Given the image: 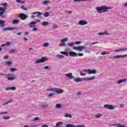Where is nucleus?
<instances>
[{"label":"nucleus","instance_id":"1","mask_svg":"<svg viewBox=\"0 0 127 127\" xmlns=\"http://www.w3.org/2000/svg\"><path fill=\"white\" fill-rule=\"evenodd\" d=\"M95 9L98 13H104L108 11L109 9H112V7H108L106 5H103L100 7H96Z\"/></svg>","mask_w":127,"mask_h":127},{"label":"nucleus","instance_id":"2","mask_svg":"<svg viewBox=\"0 0 127 127\" xmlns=\"http://www.w3.org/2000/svg\"><path fill=\"white\" fill-rule=\"evenodd\" d=\"M48 92H54L55 94H62L63 90L58 88H49L46 89Z\"/></svg>","mask_w":127,"mask_h":127},{"label":"nucleus","instance_id":"3","mask_svg":"<svg viewBox=\"0 0 127 127\" xmlns=\"http://www.w3.org/2000/svg\"><path fill=\"white\" fill-rule=\"evenodd\" d=\"M0 5L3 7H0V16L3 15L6 11V7H7V3L4 2L0 4Z\"/></svg>","mask_w":127,"mask_h":127},{"label":"nucleus","instance_id":"4","mask_svg":"<svg viewBox=\"0 0 127 127\" xmlns=\"http://www.w3.org/2000/svg\"><path fill=\"white\" fill-rule=\"evenodd\" d=\"M32 14V17L33 18H35V17H38L39 18L41 15H43V13L41 12H34Z\"/></svg>","mask_w":127,"mask_h":127},{"label":"nucleus","instance_id":"5","mask_svg":"<svg viewBox=\"0 0 127 127\" xmlns=\"http://www.w3.org/2000/svg\"><path fill=\"white\" fill-rule=\"evenodd\" d=\"M104 107L107 110H110L111 111H114L116 109V106L113 105L105 104Z\"/></svg>","mask_w":127,"mask_h":127},{"label":"nucleus","instance_id":"6","mask_svg":"<svg viewBox=\"0 0 127 127\" xmlns=\"http://www.w3.org/2000/svg\"><path fill=\"white\" fill-rule=\"evenodd\" d=\"M68 41V38H65L61 40V43L60 44V46H66V42Z\"/></svg>","mask_w":127,"mask_h":127},{"label":"nucleus","instance_id":"7","mask_svg":"<svg viewBox=\"0 0 127 127\" xmlns=\"http://www.w3.org/2000/svg\"><path fill=\"white\" fill-rule=\"evenodd\" d=\"M73 49L74 50H77L78 52H81L84 50V49H86V47L83 46H78L77 47H73Z\"/></svg>","mask_w":127,"mask_h":127},{"label":"nucleus","instance_id":"8","mask_svg":"<svg viewBox=\"0 0 127 127\" xmlns=\"http://www.w3.org/2000/svg\"><path fill=\"white\" fill-rule=\"evenodd\" d=\"M47 60V58L45 57H42L41 59L35 61L36 64H38V63H43L44 62H45Z\"/></svg>","mask_w":127,"mask_h":127},{"label":"nucleus","instance_id":"9","mask_svg":"<svg viewBox=\"0 0 127 127\" xmlns=\"http://www.w3.org/2000/svg\"><path fill=\"white\" fill-rule=\"evenodd\" d=\"M123 51H127V48H120L119 49L114 50L113 51L114 52H115V53H118L119 52H123Z\"/></svg>","mask_w":127,"mask_h":127},{"label":"nucleus","instance_id":"10","mask_svg":"<svg viewBox=\"0 0 127 127\" xmlns=\"http://www.w3.org/2000/svg\"><path fill=\"white\" fill-rule=\"evenodd\" d=\"M19 16L21 18V19H22V20H25V19H26V18L28 17V15L24 13H20Z\"/></svg>","mask_w":127,"mask_h":127},{"label":"nucleus","instance_id":"11","mask_svg":"<svg viewBox=\"0 0 127 127\" xmlns=\"http://www.w3.org/2000/svg\"><path fill=\"white\" fill-rule=\"evenodd\" d=\"M127 55H117L113 56V59H119L120 58H125V57H127Z\"/></svg>","mask_w":127,"mask_h":127},{"label":"nucleus","instance_id":"12","mask_svg":"<svg viewBox=\"0 0 127 127\" xmlns=\"http://www.w3.org/2000/svg\"><path fill=\"white\" fill-rule=\"evenodd\" d=\"M65 76H66L67 78H69L71 80H72V79H75V76H73V73H66L65 74Z\"/></svg>","mask_w":127,"mask_h":127},{"label":"nucleus","instance_id":"13","mask_svg":"<svg viewBox=\"0 0 127 127\" xmlns=\"http://www.w3.org/2000/svg\"><path fill=\"white\" fill-rule=\"evenodd\" d=\"M78 24L79 25H86V24H88V22L85 20H81L79 21Z\"/></svg>","mask_w":127,"mask_h":127},{"label":"nucleus","instance_id":"14","mask_svg":"<svg viewBox=\"0 0 127 127\" xmlns=\"http://www.w3.org/2000/svg\"><path fill=\"white\" fill-rule=\"evenodd\" d=\"M36 23V21H32L30 22L29 23V27H30V28H31L32 27H34L35 26V24Z\"/></svg>","mask_w":127,"mask_h":127},{"label":"nucleus","instance_id":"15","mask_svg":"<svg viewBox=\"0 0 127 127\" xmlns=\"http://www.w3.org/2000/svg\"><path fill=\"white\" fill-rule=\"evenodd\" d=\"M7 76L8 77V80H9V81H12V80H14V77H13V74H8L7 75Z\"/></svg>","mask_w":127,"mask_h":127},{"label":"nucleus","instance_id":"16","mask_svg":"<svg viewBox=\"0 0 127 127\" xmlns=\"http://www.w3.org/2000/svg\"><path fill=\"white\" fill-rule=\"evenodd\" d=\"M49 2H50V0H45L42 1V3L43 5H48V4L49 3Z\"/></svg>","mask_w":127,"mask_h":127},{"label":"nucleus","instance_id":"17","mask_svg":"<svg viewBox=\"0 0 127 127\" xmlns=\"http://www.w3.org/2000/svg\"><path fill=\"white\" fill-rule=\"evenodd\" d=\"M98 35H110V34L108 33L107 31H105L103 33H97Z\"/></svg>","mask_w":127,"mask_h":127},{"label":"nucleus","instance_id":"18","mask_svg":"<svg viewBox=\"0 0 127 127\" xmlns=\"http://www.w3.org/2000/svg\"><path fill=\"white\" fill-rule=\"evenodd\" d=\"M69 56L72 57L73 56H77V53L74 52H70L68 53Z\"/></svg>","mask_w":127,"mask_h":127},{"label":"nucleus","instance_id":"19","mask_svg":"<svg viewBox=\"0 0 127 127\" xmlns=\"http://www.w3.org/2000/svg\"><path fill=\"white\" fill-rule=\"evenodd\" d=\"M91 74H97V70L95 69H90L89 75H90Z\"/></svg>","mask_w":127,"mask_h":127},{"label":"nucleus","instance_id":"20","mask_svg":"<svg viewBox=\"0 0 127 127\" xmlns=\"http://www.w3.org/2000/svg\"><path fill=\"white\" fill-rule=\"evenodd\" d=\"M13 102V99H10V100L8 101L7 102L3 104V106H6V105H8V104H10Z\"/></svg>","mask_w":127,"mask_h":127},{"label":"nucleus","instance_id":"21","mask_svg":"<svg viewBox=\"0 0 127 127\" xmlns=\"http://www.w3.org/2000/svg\"><path fill=\"white\" fill-rule=\"evenodd\" d=\"M56 57H57V58H58V59H64V56L61 55H57V56H56Z\"/></svg>","mask_w":127,"mask_h":127},{"label":"nucleus","instance_id":"22","mask_svg":"<svg viewBox=\"0 0 127 127\" xmlns=\"http://www.w3.org/2000/svg\"><path fill=\"white\" fill-rule=\"evenodd\" d=\"M75 82H82L83 81V78H76L74 79Z\"/></svg>","mask_w":127,"mask_h":127},{"label":"nucleus","instance_id":"23","mask_svg":"<svg viewBox=\"0 0 127 127\" xmlns=\"http://www.w3.org/2000/svg\"><path fill=\"white\" fill-rule=\"evenodd\" d=\"M57 109H61L62 108V104L61 103H58L56 105Z\"/></svg>","mask_w":127,"mask_h":127},{"label":"nucleus","instance_id":"24","mask_svg":"<svg viewBox=\"0 0 127 127\" xmlns=\"http://www.w3.org/2000/svg\"><path fill=\"white\" fill-rule=\"evenodd\" d=\"M74 45H75L74 42L67 43V46H68L69 47H73V46H74Z\"/></svg>","mask_w":127,"mask_h":127},{"label":"nucleus","instance_id":"25","mask_svg":"<svg viewBox=\"0 0 127 127\" xmlns=\"http://www.w3.org/2000/svg\"><path fill=\"white\" fill-rule=\"evenodd\" d=\"M4 22H5V21L3 20H0V26H1V27H3V23H4Z\"/></svg>","mask_w":127,"mask_h":127},{"label":"nucleus","instance_id":"26","mask_svg":"<svg viewBox=\"0 0 127 127\" xmlns=\"http://www.w3.org/2000/svg\"><path fill=\"white\" fill-rule=\"evenodd\" d=\"M60 53L61 54H63V55H64L65 56H69L67 54L68 52H60Z\"/></svg>","mask_w":127,"mask_h":127},{"label":"nucleus","instance_id":"27","mask_svg":"<svg viewBox=\"0 0 127 127\" xmlns=\"http://www.w3.org/2000/svg\"><path fill=\"white\" fill-rule=\"evenodd\" d=\"M43 69H44V70H48V71H51V68L49 67V66H44L43 67Z\"/></svg>","mask_w":127,"mask_h":127},{"label":"nucleus","instance_id":"28","mask_svg":"<svg viewBox=\"0 0 127 127\" xmlns=\"http://www.w3.org/2000/svg\"><path fill=\"white\" fill-rule=\"evenodd\" d=\"M62 125H63V122H59L56 124V127H60Z\"/></svg>","mask_w":127,"mask_h":127},{"label":"nucleus","instance_id":"29","mask_svg":"<svg viewBox=\"0 0 127 127\" xmlns=\"http://www.w3.org/2000/svg\"><path fill=\"white\" fill-rule=\"evenodd\" d=\"M64 117L65 118H69L70 119H71L72 118V115L71 114L66 113V114H65Z\"/></svg>","mask_w":127,"mask_h":127},{"label":"nucleus","instance_id":"30","mask_svg":"<svg viewBox=\"0 0 127 127\" xmlns=\"http://www.w3.org/2000/svg\"><path fill=\"white\" fill-rule=\"evenodd\" d=\"M102 116H103V114H98L95 115V118H96V119H100V118H101Z\"/></svg>","mask_w":127,"mask_h":127},{"label":"nucleus","instance_id":"31","mask_svg":"<svg viewBox=\"0 0 127 127\" xmlns=\"http://www.w3.org/2000/svg\"><path fill=\"white\" fill-rule=\"evenodd\" d=\"M18 22H19V20H18V19H15V20H13V21H12V23L13 24H16V23H18Z\"/></svg>","mask_w":127,"mask_h":127},{"label":"nucleus","instance_id":"32","mask_svg":"<svg viewBox=\"0 0 127 127\" xmlns=\"http://www.w3.org/2000/svg\"><path fill=\"white\" fill-rule=\"evenodd\" d=\"M4 63L6 66H9V65H10V64H11V62L6 61V62H5Z\"/></svg>","mask_w":127,"mask_h":127},{"label":"nucleus","instance_id":"33","mask_svg":"<svg viewBox=\"0 0 127 127\" xmlns=\"http://www.w3.org/2000/svg\"><path fill=\"white\" fill-rule=\"evenodd\" d=\"M39 120H40V119H39V118L36 117L34 119H32L31 122H36V121H39Z\"/></svg>","mask_w":127,"mask_h":127},{"label":"nucleus","instance_id":"34","mask_svg":"<svg viewBox=\"0 0 127 127\" xmlns=\"http://www.w3.org/2000/svg\"><path fill=\"white\" fill-rule=\"evenodd\" d=\"M41 107L44 109H45L46 108H48V105H47V104H44L41 105Z\"/></svg>","mask_w":127,"mask_h":127},{"label":"nucleus","instance_id":"35","mask_svg":"<svg viewBox=\"0 0 127 127\" xmlns=\"http://www.w3.org/2000/svg\"><path fill=\"white\" fill-rule=\"evenodd\" d=\"M75 126L74 125H71V124H66L65 125V127H75Z\"/></svg>","mask_w":127,"mask_h":127},{"label":"nucleus","instance_id":"36","mask_svg":"<svg viewBox=\"0 0 127 127\" xmlns=\"http://www.w3.org/2000/svg\"><path fill=\"white\" fill-rule=\"evenodd\" d=\"M42 25H43V26H45L46 25H48V22H47L46 21H44L42 23Z\"/></svg>","mask_w":127,"mask_h":127},{"label":"nucleus","instance_id":"37","mask_svg":"<svg viewBox=\"0 0 127 127\" xmlns=\"http://www.w3.org/2000/svg\"><path fill=\"white\" fill-rule=\"evenodd\" d=\"M2 119L3 120H9L10 119V117L9 116H3Z\"/></svg>","mask_w":127,"mask_h":127},{"label":"nucleus","instance_id":"38","mask_svg":"<svg viewBox=\"0 0 127 127\" xmlns=\"http://www.w3.org/2000/svg\"><path fill=\"white\" fill-rule=\"evenodd\" d=\"M14 27H7V30L8 31H9L10 30H14Z\"/></svg>","mask_w":127,"mask_h":127},{"label":"nucleus","instance_id":"39","mask_svg":"<svg viewBox=\"0 0 127 127\" xmlns=\"http://www.w3.org/2000/svg\"><path fill=\"white\" fill-rule=\"evenodd\" d=\"M45 17H48V16H50V13L49 12H46L45 13Z\"/></svg>","mask_w":127,"mask_h":127},{"label":"nucleus","instance_id":"40","mask_svg":"<svg viewBox=\"0 0 127 127\" xmlns=\"http://www.w3.org/2000/svg\"><path fill=\"white\" fill-rule=\"evenodd\" d=\"M16 2H17V3H24L25 1H21L20 0H16Z\"/></svg>","mask_w":127,"mask_h":127},{"label":"nucleus","instance_id":"41","mask_svg":"<svg viewBox=\"0 0 127 127\" xmlns=\"http://www.w3.org/2000/svg\"><path fill=\"white\" fill-rule=\"evenodd\" d=\"M54 96V93H50L47 95L48 98H51V97H53Z\"/></svg>","mask_w":127,"mask_h":127},{"label":"nucleus","instance_id":"42","mask_svg":"<svg viewBox=\"0 0 127 127\" xmlns=\"http://www.w3.org/2000/svg\"><path fill=\"white\" fill-rule=\"evenodd\" d=\"M50 45V44L49 43H45L44 44V47H48Z\"/></svg>","mask_w":127,"mask_h":127},{"label":"nucleus","instance_id":"43","mask_svg":"<svg viewBox=\"0 0 127 127\" xmlns=\"http://www.w3.org/2000/svg\"><path fill=\"white\" fill-rule=\"evenodd\" d=\"M14 52H16V50H11L9 51V53L11 54V53H14Z\"/></svg>","mask_w":127,"mask_h":127},{"label":"nucleus","instance_id":"44","mask_svg":"<svg viewBox=\"0 0 127 127\" xmlns=\"http://www.w3.org/2000/svg\"><path fill=\"white\" fill-rule=\"evenodd\" d=\"M84 51L86 53H90V52H91V49H85Z\"/></svg>","mask_w":127,"mask_h":127},{"label":"nucleus","instance_id":"45","mask_svg":"<svg viewBox=\"0 0 127 127\" xmlns=\"http://www.w3.org/2000/svg\"><path fill=\"white\" fill-rule=\"evenodd\" d=\"M117 127H126V126L122 124H117Z\"/></svg>","mask_w":127,"mask_h":127},{"label":"nucleus","instance_id":"46","mask_svg":"<svg viewBox=\"0 0 127 127\" xmlns=\"http://www.w3.org/2000/svg\"><path fill=\"white\" fill-rule=\"evenodd\" d=\"M6 46H10V45H11V43H10V42H7L6 43Z\"/></svg>","mask_w":127,"mask_h":127},{"label":"nucleus","instance_id":"47","mask_svg":"<svg viewBox=\"0 0 127 127\" xmlns=\"http://www.w3.org/2000/svg\"><path fill=\"white\" fill-rule=\"evenodd\" d=\"M10 71L11 72H14L15 71H16V69H15V68L12 67V68H10Z\"/></svg>","mask_w":127,"mask_h":127},{"label":"nucleus","instance_id":"48","mask_svg":"<svg viewBox=\"0 0 127 127\" xmlns=\"http://www.w3.org/2000/svg\"><path fill=\"white\" fill-rule=\"evenodd\" d=\"M10 90H11V91H14L15 90V87L12 86L10 87Z\"/></svg>","mask_w":127,"mask_h":127},{"label":"nucleus","instance_id":"49","mask_svg":"<svg viewBox=\"0 0 127 127\" xmlns=\"http://www.w3.org/2000/svg\"><path fill=\"white\" fill-rule=\"evenodd\" d=\"M75 127H86V126H85V125H77V126H75Z\"/></svg>","mask_w":127,"mask_h":127},{"label":"nucleus","instance_id":"50","mask_svg":"<svg viewBox=\"0 0 127 127\" xmlns=\"http://www.w3.org/2000/svg\"><path fill=\"white\" fill-rule=\"evenodd\" d=\"M77 56H79V57H81V56H83L84 54L83 53H78L77 54Z\"/></svg>","mask_w":127,"mask_h":127},{"label":"nucleus","instance_id":"51","mask_svg":"<svg viewBox=\"0 0 127 127\" xmlns=\"http://www.w3.org/2000/svg\"><path fill=\"white\" fill-rule=\"evenodd\" d=\"M81 43H82V42H81V41L75 42V44H77V45H80V44H81Z\"/></svg>","mask_w":127,"mask_h":127},{"label":"nucleus","instance_id":"52","mask_svg":"<svg viewBox=\"0 0 127 127\" xmlns=\"http://www.w3.org/2000/svg\"><path fill=\"white\" fill-rule=\"evenodd\" d=\"M96 79V77L93 76L92 77L89 78V81L91 80H95Z\"/></svg>","mask_w":127,"mask_h":127},{"label":"nucleus","instance_id":"53","mask_svg":"<svg viewBox=\"0 0 127 127\" xmlns=\"http://www.w3.org/2000/svg\"><path fill=\"white\" fill-rule=\"evenodd\" d=\"M83 81H89V78H82Z\"/></svg>","mask_w":127,"mask_h":127},{"label":"nucleus","instance_id":"54","mask_svg":"<svg viewBox=\"0 0 127 127\" xmlns=\"http://www.w3.org/2000/svg\"><path fill=\"white\" fill-rule=\"evenodd\" d=\"M6 114H7V112H6L0 113V115H6Z\"/></svg>","mask_w":127,"mask_h":127},{"label":"nucleus","instance_id":"55","mask_svg":"<svg viewBox=\"0 0 127 127\" xmlns=\"http://www.w3.org/2000/svg\"><path fill=\"white\" fill-rule=\"evenodd\" d=\"M2 30L3 31H7V27H5V28H2Z\"/></svg>","mask_w":127,"mask_h":127},{"label":"nucleus","instance_id":"56","mask_svg":"<svg viewBox=\"0 0 127 127\" xmlns=\"http://www.w3.org/2000/svg\"><path fill=\"white\" fill-rule=\"evenodd\" d=\"M101 55H106V54H109L107 52H103L101 53Z\"/></svg>","mask_w":127,"mask_h":127},{"label":"nucleus","instance_id":"57","mask_svg":"<svg viewBox=\"0 0 127 127\" xmlns=\"http://www.w3.org/2000/svg\"><path fill=\"white\" fill-rule=\"evenodd\" d=\"M90 69H85L84 72H88V74H90Z\"/></svg>","mask_w":127,"mask_h":127},{"label":"nucleus","instance_id":"58","mask_svg":"<svg viewBox=\"0 0 127 127\" xmlns=\"http://www.w3.org/2000/svg\"><path fill=\"white\" fill-rule=\"evenodd\" d=\"M5 91H8V90H10V87H6L4 88Z\"/></svg>","mask_w":127,"mask_h":127},{"label":"nucleus","instance_id":"59","mask_svg":"<svg viewBox=\"0 0 127 127\" xmlns=\"http://www.w3.org/2000/svg\"><path fill=\"white\" fill-rule=\"evenodd\" d=\"M127 78H124L122 79V82H127Z\"/></svg>","mask_w":127,"mask_h":127},{"label":"nucleus","instance_id":"60","mask_svg":"<svg viewBox=\"0 0 127 127\" xmlns=\"http://www.w3.org/2000/svg\"><path fill=\"white\" fill-rule=\"evenodd\" d=\"M121 83H123V79H121L118 81V84H121Z\"/></svg>","mask_w":127,"mask_h":127},{"label":"nucleus","instance_id":"61","mask_svg":"<svg viewBox=\"0 0 127 127\" xmlns=\"http://www.w3.org/2000/svg\"><path fill=\"white\" fill-rule=\"evenodd\" d=\"M124 6H125L126 7H127V2H125L123 4Z\"/></svg>","mask_w":127,"mask_h":127},{"label":"nucleus","instance_id":"62","mask_svg":"<svg viewBox=\"0 0 127 127\" xmlns=\"http://www.w3.org/2000/svg\"><path fill=\"white\" fill-rule=\"evenodd\" d=\"M8 55H6V56H4L3 58L4 59H7V58H8Z\"/></svg>","mask_w":127,"mask_h":127},{"label":"nucleus","instance_id":"63","mask_svg":"<svg viewBox=\"0 0 127 127\" xmlns=\"http://www.w3.org/2000/svg\"><path fill=\"white\" fill-rule=\"evenodd\" d=\"M32 30H33V31H37V28H33Z\"/></svg>","mask_w":127,"mask_h":127},{"label":"nucleus","instance_id":"64","mask_svg":"<svg viewBox=\"0 0 127 127\" xmlns=\"http://www.w3.org/2000/svg\"><path fill=\"white\" fill-rule=\"evenodd\" d=\"M42 127H48V125H44L42 126Z\"/></svg>","mask_w":127,"mask_h":127}]
</instances>
